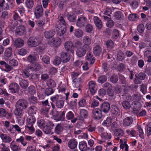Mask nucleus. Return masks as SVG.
Returning a JSON list of instances; mask_svg holds the SVG:
<instances>
[{
  "mask_svg": "<svg viewBox=\"0 0 151 151\" xmlns=\"http://www.w3.org/2000/svg\"><path fill=\"white\" fill-rule=\"evenodd\" d=\"M58 19V23L59 24L58 27L56 28V30L58 35L59 36H61L65 32L66 23L65 22L63 15H59Z\"/></svg>",
  "mask_w": 151,
  "mask_h": 151,
  "instance_id": "f257e3e1",
  "label": "nucleus"
},
{
  "mask_svg": "<svg viewBox=\"0 0 151 151\" xmlns=\"http://www.w3.org/2000/svg\"><path fill=\"white\" fill-rule=\"evenodd\" d=\"M75 46L77 48L76 51V55L80 57L84 56L86 54V51L89 50L87 48V47H85V46L82 45L81 42L79 41L75 43Z\"/></svg>",
  "mask_w": 151,
  "mask_h": 151,
  "instance_id": "f03ea898",
  "label": "nucleus"
},
{
  "mask_svg": "<svg viewBox=\"0 0 151 151\" xmlns=\"http://www.w3.org/2000/svg\"><path fill=\"white\" fill-rule=\"evenodd\" d=\"M87 22V18L83 16H81L78 17L76 25L78 27H82L84 26Z\"/></svg>",
  "mask_w": 151,
  "mask_h": 151,
  "instance_id": "7ed1b4c3",
  "label": "nucleus"
},
{
  "mask_svg": "<svg viewBox=\"0 0 151 151\" xmlns=\"http://www.w3.org/2000/svg\"><path fill=\"white\" fill-rule=\"evenodd\" d=\"M61 39L58 37L54 38L52 39L51 40L49 41L48 43L51 46L58 47L61 45Z\"/></svg>",
  "mask_w": 151,
  "mask_h": 151,
  "instance_id": "20e7f679",
  "label": "nucleus"
},
{
  "mask_svg": "<svg viewBox=\"0 0 151 151\" xmlns=\"http://www.w3.org/2000/svg\"><path fill=\"white\" fill-rule=\"evenodd\" d=\"M41 68V65L37 62L32 63L30 66H27V69L29 71H37L40 70Z\"/></svg>",
  "mask_w": 151,
  "mask_h": 151,
  "instance_id": "39448f33",
  "label": "nucleus"
},
{
  "mask_svg": "<svg viewBox=\"0 0 151 151\" xmlns=\"http://www.w3.org/2000/svg\"><path fill=\"white\" fill-rule=\"evenodd\" d=\"M54 124L52 122L48 121L46 123V125L43 128V131L45 134H49L51 133L52 129H53Z\"/></svg>",
  "mask_w": 151,
  "mask_h": 151,
  "instance_id": "423d86ee",
  "label": "nucleus"
},
{
  "mask_svg": "<svg viewBox=\"0 0 151 151\" xmlns=\"http://www.w3.org/2000/svg\"><path fill=\"white\" fill-rule=\"evenodd\" d=\"M40 43V41L37 38L30 37L28 41V44L30 47H36Z\"/></svg>",
  "mask_w": 151,
  "mask_h": 151,
  "instance_id": "0eeeda50",
  "label": "nucleus"
},
{
  "mask_svg": "<svg viewBox=\"0 0 151 151\" xmlns=\"http://www.w3.org/2000/svg\"><path fill=\"white\" fill-rule=\"evenodd\" d=\"M114 11V9H110L109 8H106L103 11L104 15L103 16L104 20H107L111 19L110 14Z\"/></svg>",
  "mask_w": 151,
  "mask_h": 151,
  "instance_id": "6e6552de",
  "label": "nucleus"
},
{
  "mask_svg": "<svg viewBox=\"0 0 151 151\" xmlns=\"http://www.w3.org/2000/svg\"><path fill=\"white\" fill-rule=\"evenodd\" d=\"M28 103L25 99H22L18 100L15 106L21 108L23 109H25L27 107Z\"/></svg>",
  "mask_w": 151,
  "mask_h": 151,
  "instance_id": "1a4fd4ad",
  "label": "nucleus"
},
{
  "mask_svg": "<svg viewBox=\"0 0 151 151\" xmlns=\"http://www.w3.org/2000/svg\"><path fill=\"white\" fill-rule=\"evenodd\" d=\"M43 9L41 5H37L35 8L34 14L36 18H39L42 14Z\"/></svg>",
  "mask_w": 151,
  "mask_h": 151,
  "instance_id": "9d476101",
  "label": "nucleus"
},
{
  "mask_svg": "<svg viewBox=\"0 0 151 151\" xmlns=\"http://www.w3.org/2000/svg\"><path fill=\"white\" fill-rule=\"evenodd\" d=\"M82 41L84 44L83 46H85V47H88L87 48L90 49V48L89 45L91 44L92 42L91 38L88 36H85L83 37Z\"/></svg>",
  "mask_w": 151,
  "mask_h": 151,
  "instance_id": "9b49d317",
  "label": "nucleus"
},
{
  "mask_svg": "<svg viewBox=\"0 0 151 151\" xmlns=\"http://www.w3.org/2000/svg\"><path fill=\"white\" fill-rule=\"evenodd\" d=\"M19 86L18 84L13 83L10 84L9 86V89L12 93L18 92L19 90Z\"/></svg>",
  "mask_w": 151,
  "mask_h": 151,
  "instance_id": "f8f14e48",
  "label": "nucleus"
},
{
  "mask_svg": "<svg viewBox=\"0 0 151 151\" xmlns=\"http://www.w3.org/2000/svg\"><path fill=\"white\" fill-rule=\"evenodd\" d=\"M0 137L3 142L5 143H9L12 140L11 137L6 134H3L2 133H0Z\"/></svg>",
  "mask_w": 151,
  "mask_h": 151,
  "instance_id": "ddd939ff",
  "label": "nucleus"
},
{
  "mask_svg": "<svg viewBox=\"0 0 151 151\" xmlns=\"http://www.w3.org/2000/svg\"><path fill=\"white\" fill-rule=\"evenodd\" d=\"M60 58L63 63H66L68 62L70 59L69 54L65 52H62L60 54Z\"/></svg>",
  "mask_w": 151,
  "mask_h": 151,
  "instance_id": "4468645a",
  "label": "nucleus"
},
{
  "mask_svg": "<svg viewBox=\"0 0 151 151\" xmlns=\"http://www.w3.org/2000/svg\"><path fill=\"white\" fill-rule=\"evenodd\" d=\"M64 47L67 51H70L72 53H73V49L74 48L73 44L70 41L66 42L64 44Z\"/></svg>",
  "mask_w": 151,
  "mask_h": 151,
  "instance_id": "2eb2a0df",
  "label": "nucleus"
},
{
  "mask_svg": "<svg viewBox=\"0 0 151 151\" xmlns=\"http://www.w3.org/2000/svg\"><path fill=\"white\" fill-rule=\"evenodd\" d=\"M12 116V114L8 112L3 108L0 109V117H6V118L9 119Z\"/></svg>",
  "mask_w": 151,
  "mask_h": 151,
  "instance_id": "dca6fc26",
  "label": "nucleus"
},
{
  "mask_svg": "<svg viewBox=\"0 0 151 151\" xmlns=\"http://www.w3.org/2000/svg\"><path fill=\"white\" fill-rule=\"evenodd\" d=\"M24 44V41L20 38L16 39L14 41L13 45L17 48H20L22 47Z\"/></svg>",
  "mask_w": 151,
  "mask_h": 151,
  "instance_id": "f3484780",
  "label": "nucleus"
},
{
  "mask_svg": "<svg viewBox=\"0 0 151 151\" xmlns=\"http://www.w3.org/2000/svg\"><path fill=\"white\" fill-rule=\"evenodd\" d=\"M136 78L134 81V82L136 84H139L140 83V82L139 81H137V80H139L141 81L143 80L145 78L146 75L143 73H140L137 74H136L135 75Z\"/></svg>",
  "mask_w": 151,
  "mask_h": 151,
  "instance_id": "a211bd4d",
  "label": "nucleus"
},
{
  "mask_svg": "<svg viewBox=\"0 0 151 151\" xmlns=\"http://www.w3.org/2000/svg\"><path fill=\"white\" fill-rule=\"evenodd\" d=\"M94 23L96 26L99 29H101L103 27L102 22L99 18L97 16L93 18Z\"/></svg>",
  "mask_w": 151,
  "mask_h": 151,
  "instance_id": "6ab92c4d",
  "label": "nucleus"
},
{
  "mask_svg": "<svg viewBox=\"0 0 151 151\" xmlns=\"http://www.w3.org/2000/svg\"><path fill=\"white\" fill-rule=\"evenodd\" d=\"M101 111L99 109H95L93 110V117L96 119H99L102 116Z\"/></svg>",
  "mask_w": 151,
  "mask_h": 151,
  "instance_id": "aec40b11",
  "label": "nucleus"
},
{
  "mask_svg": "<svg viewBox=\"0 0 151 151\" xmlns=\"http://www.w3.org/2000/svg\"><path fill=\"white\" fill-rule=\"evenodd\" d=\"M110 105L109 103L105 102L102 104L101 106V111L106 113L109 111Z\"/></svg>",
  "mask_w": 151,
  "mask_h": 151,
  "instance_id": "412c9836",
  "label": "nucleus"
},
{
  "mask_svg": "<svg viewBox=\"0 0 151 151\" xmlns=\"http://www.w3.org/2000/svg\"><path fill=\"white\" fill-rule=\"evenodd\" d=\"M55 34V32L53 30L45 31L44 33V37L46 39L52 38Z\"/></svg>",
  "mask_w": 151,
  "mask_h": 151,
  "instance_id": "4be33fe9",
  "label": "nucleus"
},
{
  "mask_svg": "<svg viewBox=\"0 0 151 151\" xmlns=\"http://www.w3.org/2000/svg\"><path fill=\"white\" fill-rule=\"evenodd\" d=\"M12 48L10 47H9L6 48L4 53V59L6 60L10 57L12 54Z\"/></svg>",
  "mask_w": 151,
  "mask_h": 151,
  "instance_id": "5701e85b",
  "label": "nucleus"
},
{
  "mask_svg": "<svg viewBox=\"0 0 151 151\" xmlns=\"http://www.w3.org/2000/svg\"><path fill=\"white\" fill-rule=\"evenodd\" d=\"M133 121V118L132 117H128L123 120L122 123L124 126H128L132 124Z\"/></svg>",
  "mask_w": 151,
  "mask_h": 151,
  "instance_id": "b1692460",
  "label": "nucleus"
},
{
  "mask_svg": "<svg viewBox=\"0 0 151 151\" xmlns=\"http://www.w3.org/2000/svg\"><path fill=\"white\" fill-rule=\"evenodd\" d=\"M77 145V142L75 139L70 140L68 142V147L70 149H73L76 148Z\"/></svg>",
  "mask_w": 151,
  "mask_h": 151,
  "instance_id": "393cba45",
  "label": "nucleus"
},
{
  "mask_svg": "<svg viewBox=\"0 0 151 151\" xmlns=\"http://www.w3.org/2000/svg\"><path fill=\"white\" fill-rule=\"evenodd\" d=\"M90 91L92 94H94L96 91V85L95 83L93 81H91L88 83Z\"/></svg>",
  "mask_w": 151,
  "mask_h": 151,
  "instance_id": "a878e982",
  "label": "nucleus"
},
{
  "mask_svg": "<svg viewBox=\"0 0 151 151\" xmlns=\"http://www.w3.org/2000/svg\"><path fill=\"white\" fill-rule=\"evenodd\" d=\"M25 27L23 26H19L15 30L16 35H21L23 34L25 31Z\"/></svg>",
  "mask_w": 151,
  "mask_h": 151,
  "instance_id": "bb28decb",
  "label": "nucleus"
},
{
  "mask_svg": "<svg viewBox=\"0 0 151 151\" xmlns=\"http://www.w3.org/2000/svg\"><path fill=\"white\" fill-rule=\"evenodd\" d=\"M111 113L116 116L119 115L120 114L119 109L117 106L115 105H112L111 106Z\"/></svg>",
  "mask_w": 151,
  "mask_h": 151,
  "instance_id": "cd10ccee",
  "label": "nucleus"
},
{
  "mask_svg": "<svg viewBox=\"0 0 151 151\" xmlns=\"http://www.w3.org/2000/svg\"><path fill=\"white\" fill-rule=\"evenodd\" d=\"M36 121V118L32 115H29L26 120L27 124L33 125Z\"/></svg>",
  "mask_w": 151,
  "mask_h": 151,
  "instance_id": "c85d7f7f",
  "label": "nucleus"
},
{
  "mask_svg": "<svg viewBox=\"0 0 151 151\" xmlns=\"http://www.w3.org/2000/svg\"><path fill=\"white\" fill-rule=\"evenodd\" d=\"M19 82L20 86L23 88H26L28 86L29 83L27 80L19 78Z\"/></svg>",
  "mask_w": 151,
  "mask_h": 151,
  "instance_id": "c756f323",
  "label": "nucleus"
},
{
  "mask_svg": "<svg viewBox=\"0 0 151 151\" xmlns=\"http://www.w3.org/2000/svg\"><path fill=\"white\" fill-rule=\"evenodd\" d=\"M80 119L81 120H83V118H86L88 116V112L85 109H81L80 111Z\"/></svg>",
  "mask_w": 151,
  "mask_h": 151,
  "instance_id": "7c9ffc66",
  "label": "nucleus"
},
{
  "mask_svg": "<svg viewBox=\"0 0 151 151\" xmlns=\"http://www.w3.org/2000/svg\"><path fill=\"white\" fill-rule=\"evenodd\" d=\"M10 147L13 151H18L20 150V148L17 145L15 142L14 141H12L10 144Z\"/></svg>",
  "mask_w": 151,
  "mask_h": 151,
  "instance_id": "2f4dec72",
  "label": "nucleus"
},
{
  "mask_svg": "<svg viewBox=\"0 0 151 151\" xmlns=\"http://www.w3.org/2000/svg\"><path fill=\"white\" fill-rule=\"evenodd\" d=\"M15 109L14 111L15 115L18 116H23V114L22 110L20 108L17 106H15Z\"/></svg>",
  "mask_w": 151,
  "mask_h": 151,
  "instance_id": "473e14b6",
  "label": "nucleus"
},
{
  "mask_svg": "<svg viewBox=\"0 0 151 151\" xmlns=\"http://www.w3.org/2000/svg\"><path fill=\"white\" fill-rule=\"evenodd\" d=\"M79 148L81 151H86L87 150L86 142H81L79 145Z\"/></svg>",
  "mask_w": 151,
  "mask_h": 151,
  "instance_id": "72a5a7b5",
  "label": "nucleus"
},
{
  "mask_svg": "<svg viewBox=\"0 0 151 151\" xmlns=\"http://www.w3.org/2000/svg\"><path fill=\"white\" fill-rule=\"evenodd\" d=\"M27 60L28 62L32 63L37 60V57L34 54H30L27 57Z\"/></svg>",
  "mask_w": 151,
  "mask_h": 151,
  "instance_id": "f704fd0d",
  "label": "nucleus"
},
{
  "mask_svg": "<svg viewBox=\"0 0 151 151\" xmlns=\"http://www.w3.org/2000/svg\"><path fill=\"white\" fill-rule=\"evenodd\" d=\"M25 129L29 132L30 134H32L35 132V129L33 125L27 124L25 126Z\"/></svg>",
  "mask_w": 151,
  "mask_h": 151,
  "instance_id": "c9c22d12",
  "label": "nucleus"
},
{
  "mask_svg": "<svg viewBox=\"0 0 151 151\" xmlns=\"http://www.w3.org/2000/svg\"><path fill=\"white\" fill-rule=\"evenodd\" d=\"M81 84V81L80 80L77 79L76 78H74L73 80V83L72 85L75 88H78V90H80V86Z\"/></svg>",
  "mask_w": 151,
  "mask_h": 151,
  "instance_id": "e433bc0d",
  "label": "nucleus"
},
{
  "mask_svg": "<svg viewBox=\"0 0 151 151\" xmlns=\"http://www.w3.org/2000/svg\"><path fill=\"white\" fill-rule=\"evenodd\" d=\"M74 34L75 36L78 38L81 37L83 35V31L80 29L75 30Z\"/></svg>",
  "mask_w": 151,
  "mask_h": 151,
  "instance_id": "4c0bfd02",
  "label": "nucleus"
},
{
  "mask_svg": "<svg viewBox=\"0 0 151 151\" xmlns=\"http://www.w3.org/2000/svg\"><path fill=\"white\" fill-rule=\"evenodd\" d=\"M25 5L28 9H31L33 6L34 2L32 0H26L25 2Z\"/></svg>",
  "mask_w": 151,
  "mask_h": 151,
  "instance_id": "58836bf2",
  "label": "nucleus"
},
{
  "mask_svg": "<svg viewBox=\"0 0 151 151\" xmlns=\"http://www.w3.org/2000/svg\"><path fill=\"white\" fill-rule=\"evenodd\" d=\"M93 52L95 55L98 56L101 54V49L100 46H96L93 48Z\"/></svg>",
  "mask_w": 151,
  "mask_h": 151,
  "instance_id": "ea45409f",
  "label": "nucleus"
},
{
  "mask_svg": "<svg viewBox=\"0 0 151 151\" xmlns=\"http://www.w3.org/2000/svg\"><path fill=\"white\" fill-rule=\"evenodd\" d=\"M86 59L88 61L90 62L91 64H93L95 60L94 57L93 56L92 54L90 53L87 54L86 56Z\"/></svg>",
  "mask_w": 151,
  "mask_h": 151,
  "instance_id": "a19ab883",
  "label": "nucleus"
},
{
  "mask_svg": "<svg viewBox=\"0 0 151 151\" xmlns=\"http://www.w3.org/2000/svg\"><path fill=\"white\" fill-rule=\"evenodd\" d=\"M4 126L8 131L11 133H14V131L13 129V128L10 126V122L7 121L5 122Z\"/></svg>",
  "mask_w": 151,
  "mask_h": 151,
  "instance_id": "79ce46f5",
  "label": "nucleus"
},
{
  "mask_svg": "<svg viewBox=\"0 0 151 151\" xmlns=\"http://www.w3.org/2000/svg\"><path fill=\"white\" fill-rule=\"evenodd\" d=\"M111 124V119L110 117H108L102 123V125L105 126L109 127Z\"/></svg>",
  "mask_w": 151,
  "mask_h": 151,
  "instance_id": "37998d69",
  "label": "nucleus"
},
{
  "mask_svg": "<svg viewBox=\"0 0 151 151\" xmlns=\"http://www.w3.org/2000/svg\"><path fill=\"white\" fill-rule=\"evenodd\" d=\"M63 128L61 125L60 124H58L55 129V132L57 134H60L63 131Z\"/></svg>",
  "mask_w": 151,
  "mask_h": 151,
  "instance_id": "c03bdc74",
  "label": "nucleus"
},
{
  "mask_svg": "<svg viewBox=\"0 0 151 151\" xmlns=\"http://www.w3.org/2000/svg\"><path fill=\"white\" fill-rule=\"evenodd\" d=\"M139 17L137 14H132L129 15L128 18L130 21H135L138 20Z\"/></svg>",
  "mask_w": 151,
  "mask_h": 151,
  "instance_id": "a18cd8bd",
  "label": "nucleus"
},
{
  "mask_svg": "<svg viewBox=\"0 0 151 151\" xmlns=\"http://www.w3.org/2000/svg\"><path fill=\"white\" fill-rule=\"evenodd\" d=\"M124 133V132L122 129H117L115 132L116 135L118 137H117V139L119 140V137L123 136Z\"/></svg>",
  "mask_w": 151,
  "mask_h": 151,
  "instance_id": "49530a36",
  "label": "nucleus"
},
{
  "mask_svg": "<svg viewBox=\"0 0 151 151\" xmlns=\"http://www.w3.org/2000/svg\"><path fill=\"white\" fill-rule=\"evenodd\" d=\"M64 101L61 99L55 102V105L59 108H62L64 106Z\"/></svg>",
  "mask_w": 151,
  "mask_h": 151,
  "instance_id": "de8ad7c7",
  "label": "nucleus"
},
{
  "mask_svg": "<svg viewBox=\"0 0 151 151\" xmlns=\"http://www.w3.org/2000/svg\"><path fill=\"white\" fill-rule=\"evenodd\" d=\"M47 84L48 86L51 87H54L56 86L55 82L53 80L50 79L47 81Z\"/></svg>",
  "mask_w": 151,
  "mask_h": 151,
  "instance_id": "09e8293b",
  "label": "nucleus"
},
{
  "mask_svg": "<svg viewBox=\"0 0 151 151\" xmlns=\"http://www.w3.org/2000/svg\"><path fill=\"white\" fill-rule=\"evenodd\" d=\"M47 122H45L43 119H40L37 121V123L38 127L40 128H43Z\"/></svg>",
  "mask_w": 151,
  "mask_h": 151,
  "instance_id": "8fccbe9b",
  "label": "nucleus"
},
{
  "mask_svg": "<svg viewBox=\"0 0 151 151\" xmlns=\"http://www.w3.org/2000/svg\"><path fill=\"white\" fill-rule=\"evenodd\" d=\"M54 92L53 89L50 88H46L45 90V93L47 96L51 95Z\"/></svg>",
  "mask_w": 151,
  "mask_h": 151,
  "instance_id": "3c124183",
  "label": "nucleus"
},
{
  "mask_svg": "<svg viewBox=\"0 0 151 151\" xmlns=\"http://www.w3.org/2000/svg\"><path fill=\"white\" fill-rule=\"evenodd\" d=\"M119 32L117 29H115L113 31L112 37L114 39H117L119 37Z\"/></svg>",
  "mask_w": 151,
  "mask_h": 151,
  "instance_id": "603ef678",
  "label": "nucleus"
},
{
  "mask_svg": "<svg viewBox=\"0 0 151 151\" xmlns=\"http://www.w3.org/2000/svg\"><path fill=\"white\" fill-rule=\"evenodd\" d=\"M37 111V109L35 106H32L29 107L28 109V112L30 114H35Z\"/></svg>",
  "mask_w": 151,
  "mask_h": 151,
  "instance_id": "864d4df0",
  "label": "nucleus"
},
{
  "mask_svg": "<svg viewBox=\"0 0 151 151\" xmlns=\"http://www.w3.org/2000/svg\"><path fill=\"white\" fill-rule=\"evenodd\" d=\"M67 17L69 21L72 22H74L75 21L76 18L75 15L73 13L68 14Z\"/></svg>",
  "mask_w": 151,
  "mask_h": 151,
  "instance_id": "5fc2aeb1",
  "label": "nucleus"
},
{
  "mask_svg": "<svg viewBox=\"0 0 151 151\" xmlns=\"http://www.w3.org/2000/svg\"><path fill=\"white\" fill-rule=\"evenodd\" d=\"M61 99V97L58 95L52 96L50 97V100L53 102H57Z\"/></svg>",
  "mask_w": 151,
  "mask_h": 151,
  "instance_id": "6e6d98bb",
  "label": "nucleus"
},
{
  "mask_svg": "<svg viewBox=\"0 0 151 151\" xmlns=\"http://www.w3.org/2000/svg\"><path fill=\"white\" fill-rule=\"evenodd\" d=\"M28 91L31 94H34L35 93V87L33 86H30L28 88Z\"/></svg>",
  "mask_w": 151,
  "mask_h": 151,
  "instance_id": "4d7b16f0",
  "label": "nucleus"
},
{
  "mask_svg": "<svg viewBox=\"0 0 151 151\" xmlns=\"http://www.w3.org/2000/svg\"><path fill=\"white\" fill-rule=\"evenodd\" d=\"M41 59L43 62L45 63L49 64L50 63L49 57L47 55H44Z\"/></svg>",
  "mask_w": 151,
  "mask_h": 151,
  "instance_id": "13d9d810",
  "label": "nucleus"
},
{
  "mask_svg": "<svg viewBox=\"0 0 151 151\" xmlns=\"http://www.w3.org/2000/svg\"><path fill=\"white\" fill-rule=\"evenodd\" d=\"M59 114L60 116L58 117V121H63L65 120V112L64 111L62 112H60Z\"/></svg>",
  "mask_w": 151,
  "mask_h": 151,
  "instance_id": "bf43d9fd",
  "label": "nucleus"
},
{
  "mask_svg": "<svg viewBox=\"0 0 151 151\" xmlns=\"http://www.w3.org/2000/svg\"><path fill=\"white\" fill-rule=\"evenodd\" d=\"M74 117L73 113L70 111L68 112L66 115V118L68 120H70L73 119Z\"/></svg>",
  "mask_w": 151,
  "mask_h": 151,
  "instance_id": "052dcab7",
  "label": "nucleus"
},
{
  "mask_svg": "<svg viewBox=\"0 0 151 151\" xmlns=\"http://www.w3.org/2000/svg\"><path fill=\"white\" fill-rule=\"evenodd\" d=\"M61 61L60 58L59 57H56L53 61V63L54 65H58L60 63Z\"/></svg>",
  "mask_w": 151,
  "mask_h": 151,
  "instance_id": "680f3d73",
  "label": "nucleus"
},
{
  "mask_svg": "<svg viewBox=\"0 0 151 151\" xmlns=\"http://www.w3.org/2000/svg\"><path fill=\"white\" fill-rule=\"evenodd\" d=\"M17 118V121L19 124L20 125L23 124L24 122V117L23 116H18Z\"/></svg>",
  "mask_w": 151,
  "mask_h": 151,
  "instance_id": "e2e57ef3",
  "label": "nucleus"
},
{
  "mask_svg": "<svg viewBox=\"0 0 151 151\" xmlns=\"http://www.w3.org/2000/svg\"><path fill=\"white\" fill-rule=\"evenodd\" d=\"M106 77L105 76H102L98 78V81L99 83H103L106 81Z\"/></svg>",
  "mask_w": 151,
  "mask_h": 151,
  "instance_id": "0e129e2a",
  "label": "nucleus"
},
{
  "mask_svg": "<svg viewBox=\"0 0 151 151\" xmlns=\"http://www.w3.org/2000/svg\"><path fill=\"white\" fill-rule=\"evenodd\" d=\"M29 100L30 103L34 104L36 103L37 101V98L33 96H31L29 97Z\"/></svg>",
  "mask_w": 151,
  "mask_h": 151,
  "instance_id": "69168bd1",
  "label": "nucleus"
},
{
  "mask_svg": "<svg viewBox=\"0 0 151 151\" xmlns=\"http://www.w3.org/2000/svg\"><path fill=\"white\" fill-rule=\"evenodd\" d=\"M0 148L1 149V151H10L9 148L3 143L0 145Z\"/></svg>",
  "mask_w": 151,
  "mask_h": 151,
  "instance_id": "338daca9",
  "label": "nucleus"
},
{
  "mask_svg": "<svg viewBox=\"0 0 151 151\" xmlns=\"http://www.w3.org/2000/svg\"><path fill=\"white\" fill-rule=\"evenodd\" d=\"M145 30V26L142 24H140L137 26V30L139 33L143 32Z\"/></svg>",
  "mask_w": 151,
  "mask_h": 151,
  "instance_id": "774afa93",
  "label": "nucleus"
}]
</instances>
